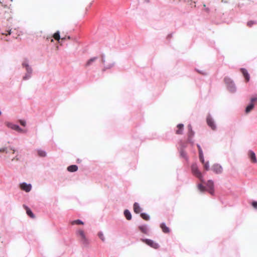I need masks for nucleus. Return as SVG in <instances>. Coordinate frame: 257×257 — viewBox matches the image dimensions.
<instances>
[{
	"mask_svg": "<svg viewBox=\"0 0 257 257\" xmlns=\"http://www.w3.org/2000/svg\"><path fill=\"white\" fill-rule=\"evenodd\" d=\"M76 235L79 238L80 241L84 245H87L89 243V241L85 235V233L83 230L78 229L76 231Z\"/></svg>",
	"mask_w": 257,
	"mask_h": 257,
	"instance_id": "nucleus-1",
	"label": "nucleus"
},
{
	"mask_svg": "<svg viewBox=\"0 0 257 257\" xmlns=\"http://www.w3.org/2000/svg\"><path fill=\"white\" fill-rule=\"evenodd\" d=\"M192 172L194 175L199 178L201 182H203V176L201 173L199 171L196 165L194 164L191 166Z\"/></svg>",
	"mask_w": 257,
	"mask_h": 257,
	"instance_id": "nucleus-2",
	"label": "nucleus"
},
{
	"mask_svg": "<svg viewBox=\"0 0 257 257\" xmlns=\"http://www.w3.org/2000/svg\"><path fill=\"white\" fill-rule=\"evenodd\" d=\"M141 240L146 243L147 245L150 246L151 247L157 249L159 247V245L158 243L154 242L153 240L149 239H142Z\"/></svg>",
	"mask_w": 257,
	"mask_h": 257,
	"instance_id": "nucleus-3",
	"label": "nucleus"
},
{
	"mask_svg": "<svg viewBox=\"0 0 257 257\" xmlns=\"http://www.w3.org/2000/svg\"><path fill=\"white\" fill-rule=\"evenodd\" d=\"M247 156L252 163L255 164L257 163L256 155L252 151L249 150L247 153Z\"/></svg>",
	"mask_w": 257,
	"mask_h": 257,
	"instance_id": "nucleus-4",
	"label": "nucleus"
},
{
	"mask_svg": "<svg viewBox=\"0 0 257 257\" xmlns=\"http://www.w3.org/2000/svg\"><path fill=\"white\" fill-rule=\"evenodd\" d=\"M211 170L216 174H220L222 172V168L219 164H214L211 168Z\"/></svg>",
	"mask_w": 257,
	"mask_h": 257,
	"instance_id": "nucleus-5",
	"label": "nucleus"
},
{
	"mask_svg": "<svg viewBox=\"0 0 257 257\" xmlns=\"http://www.w3.org/2000/svg\"><path fill=\"white\" fill-rule=\"evenodd\" d=\"M20 187L22 190H23L27 192H30L32 188V186H31V184H28L26 183H23L21 184L20 185Z\"/></svg>",
	"mask_w": 257,
	"mask_h": 257,
	"instance_id": "nucleus-6",
	"label": "nucleus"
},
{
	"mask_svg": "<svg viewBox=\"0 0 257 257\" xmlns=\"http://www.w3.org/2000/svg\"><path fill=\"white\" fill-rule=\"evenodd\" d=\"M207 124L213 130H214L216 128V126L214 123V121L210 116H208L207 117Z\"/></svg>",
	"mask_w": 257,
	"mask_h": 257,
	"instance_id": "nucleus-7",
	"label": "nucleus"
},
{
	"mask_svg": "<svg viewBox=\"0 0 257 257\" xmlns=\"http://www.w3.org/2000/svg\"><path fill=\"white\" fill-rule=\"evenodd\" d=\"M213 182L211 180H209L208 182H207V187L209 189V192L211 194H213V193H214V190H213Z\"/></svg>",
	"mask_w": 257,
	"mask_h": 257,
	"instance_id": "nucleus-8",
	"label": "nucleus"
},
{
	"mask_svg": "<svg viewBox=\"0 0 257 257\" xmlns=\"http://www.w3.org/2000/svg\"><path fill=\"white\" fill-rule=\"evenodd\" d=\"M184 130V125L183 124H179L177 125V130L176 134L177 135H182Z\"/></svg>",
	"mask_w": 257,
	"mask_h": 257,
	"instance_id": "nucleus-9",
	"label": "nucleus"
},
{
	"mask_svg": "<svg viewBox=\"0 0 257 257\" xmlns=\"http://www.w3.org/2000/svg\"><path fill=\"white\" fill-rule=\"evenodd\" d=\"M240 71L242 73V75L244 77L246 81L248 82L249 80V75L247 71V70L244 68H241Z\"/></svg>",
	"mask_w": 257,
	"mask_h": 257,
	"instance_id": "nucleus-10",
	"label": "nucleus"
},
{
	"mask_svg": "<svg viewBox=\"0 0 257 257\" xmlns=\"http://www.w3.org/2000/svg\"><path fill=\"white\" fill-rule=\"evenodd\" d=\"M24 207L25 208L27 214L31 218H34L35 217L34 214L33 213L31 209L27 206L24 205Z\"/></svg>",
	"mask_w": 257,
	"mask_h": 257,
	"instance_id": "nucleus-11",
	"label": "nucleus"
},
{
	"mask_svg": "<svg viewBox=\"0 0 257 257\" xmlns=\"http://www.w3.org/2000/svg\"><path fill=\"white\" fill-rule=\"evenodd\" d=\"M160 227L161 228L162 231L164 233H169L170 232V229L168 227H167L166 224L164 223H162L160 225Z\"/></svg>",
	"mask_w": 257,
	"mask_h": 257,
	"instance_id": "nucleus-12",
	"label": "nucleus"
},
{
	"mask_svg": "<svg viewBox=\"0 0 257 257\" xmlns=\"http://www.w3.org/2000/svg\"><path fill=\"white\" fill-rule=\"evenodd\" d=\"M134 212L136 213H139L141 211V208L140 207L139 204L138 203H135L134 204Z\"/></svg>",
	"mask_w": 257,
	"mask_h": 257,
	"instance_id": "nucleus-13",
	"label": "nucleus"
},
{
	"mask_svg": "<svg viewBox=\"0 0 257 257\" xmlns=\"http://www.w3.org/2000/svg\"><path fill=\"white\" fill-rule=\"evenodd\" d=\"M22 65L26 67V70L28 73L30 74L32 72V69L28 65V61L27 60L23 62Z\"/></svg>",
	"mask_w": 257,
	"mask_h": 257,
	"instance_id": "nucleus-14",
	"label": "nucleus"
},
{
	"mask_svg": "<svg viewBox=\"0 0 257 257\" xmlns=\"http://www.w3.org/2000/svg\"><path fill=\"white\" fill-rule=\"evenodd\" d=\"M77 170L78 167L75 165L69 166L67 168V170L71 172H76Z\"/></svg>",
	"mask_w": 257,
	"mask_h": 257,
	"instance_id": "nucleus-15",
	"label": "nucleus"
},
{
	"mask_svg": "<svg viewBox=\"0 0 257 257\" xmlns=\"http://www.w3.org/2000/svg\"><path fill=\"white\" fill-rule=\"evenodd\" d=\"M38 155L40 157H45L46 156V153L42 150L39 149L37 150Z\"/></svg>",
	"mask_w": 257,
	"mask_h": 257,
	"instance_id": "nucleus-16",
	"label": "nucleus"
},
{
	"mask_svg": "<svg viewBox=\"0 0 257 257\" xmlns=\"http://www.w3.org/2000/svg\"><path fill=\"white\" fill-rule=\"evenodd\" d=\"M10 127L12 129H13V130H15L16 131H18L19 132H23L22 129H21L18 125L12 124H11Z\"/></svg>",
	"mask_w": 257,
	"mask_h": 257,
	"instance_id": "nucleus-17",
	"label": "nucleus"
},
{
	"mask_svg": "<svg viewBox=\"0 0 257 257\" xmlns=\"http://www.w3.org/2000/svg\"><path fill=\"white\" fill-rule=\"evenodd\" d=\"M97 59V57H93V58H92L91 59H90L89 60H88L87 61V62H86V63L85 64V67H88V66H89L90 65H91L92 64V63L94 62L96 59Z\"/></svg>",
	"mask_w": 257,
	"mask_h": 257,
	"instance_id": "nucleus-18",
	"label": "nucleus"
},
{
	"mask_svg": "<svg viewBox=\"0 0 257 257\" xmlns=\"http://www.w3.org/2000/svg\"><path fill=\"white\" fill-rule=\"evenodd\" d=\"M70 224L72 225H75V224H77V225H83L84 224V222H82L81 220H79V219H77V220H73V221H72L70 222Z\"/></svg>",
	"mask_w": 257,
	"mask_h": 257,
	"instance_id": "nucleus-19",
	"label": "nucleus"
},
{
	"mask_svg": "<svg viewBox=\"0 0 257 257\" xmlns=\"http://www.w3.org/2000/svg\"><path fill=\"white\" fill-rule=\"evenodd\" d=\"M124 215L127 220H130L132 219L131 213L128 210H124Z\"/></svg>",
	"mask_w": 257,
	"mask_h": 257,
	"instance_id": "nucleus-20",
	"label": "nucleus"
},
{
	"mask_svg": "<svg viewBox=\"0 0 257 257\" xmlns=\"http://www.w3.org/2000/svg\"><path fill=\"white\" fill-rule=\"evenodd\" d=\"M139 228L142 232L145 233V234L147 233L148 230H147V228L146 226L141 225L139 227Z\"/></svg>",
	"mask_w": 257,
	"mask_h": 257,
	"instance_id": "nucleus-21",
	"label": "nucleus"
},
{
	"mask_svg": "<svg viewBox=\"0 0 257 257\" xmlns=\"http://www.w3.org/2000/svg\"><path fill=\"white\" fill-rule=\"evenodd\" d=\"M254 107V103H251L249 105H248L245 109L246 113H248L250 112Z\"/></svg>",
	"mask_w": 257,
	"mask_h": 257,
	"instance_id": "nucleus-22",
	"label": "nucleus"
},
{
	"mask_svg": "<svg viewBox=\"0 0 257 257\" xmlns=\"http://www.w3.org/2000/svg\"><path fill=\"white\" fill-rule=\"evenodd\" d=\"M53 37L56 40L59 41L60 39L59 32L57 31V32L54 33V35H53Z\"/></svg>",
	"mask_w": 257,
	"mask_h": 257,
	"instance_id": "nucleus-23",
	"label": "nucleus"
},
{
	"mask_svg": "<svg viewBox=\"0 0 257 257\" xmlns=\"http://www.w3.org/2000/svg\"><path fill=\"white\" fill-rule=\"evenodd\" d=\"M141 217L145 220H148L150 218L149 215L145 213L141 214Z\"/></svg>",
	"mask_w": 257,
	"mask_h": 257,
	"instance_id": "nucleus-24",
	"label": "nucleus"
},
{
	"mask_svg": "<svg viewBox=\"0 0 257 257\" xmlns=\"http://www.w3.org/2000/svg\"><path fill=\"white\" fill-rule=\"evenodd\" d=\"M203 166L204 168L206 171H208L209 169V164L208 162H206L204 163Z\"/></svg>",
	"mask_w": 257,
	"mask_h": 257,
	"instance_id": "nucleus-25",
	"label": "nucleus"
},
{
	"mask_svg": "<svg viewBox=\"0 0 257 257\" xmlns=\"http://www.w3.org/2000/svg\"><path fill=\"white\" fill-rule=\"evenodd\" d=\"M199 156L200 161L202 162V164H204L205 161H204L203 153H200V154H199Z\"/></svg>",
	"mask_w": 257,
	"mask_h": 257,
	"instance_id": "nucleus-26",
	"label": "nucleus"
},
{
	"mask_svg": "<svg viewBox=\"0 0 257 257\" xmlns=\"http://www.w3.org/2000/svg\"><path fill=\"white\" fill-rule=\"evenodd\" d=\"M98 235L99 236V237L102 240V241H104L105 240V237L104 236V235L103 234L100 232L98 233Z\"/></svg>",
	"mask_w": 257,
	"mask_h": 257,
	"instance_id": "nucleus-27",
	"label": "nucleus"
},
{
	"mask_svg": "<svg viewBox=\"0 0 257 257\" xmlns=\"http://www.w3.org/2000/svg\"><path fill=\"white\" fill-rule=\"evenodd\" d=\"M254 24H255V22L254 21H250L247 22V26L249 27H251Z\"/></svg>",
	"mask_w": 257,
	"mask_h": 257,
	"instance_id": "nucleus-28",
	"label": "nucleus"
},
{
	"mask_svg": "<svg viewBox=\"0 0 257 257\" xmlns=\"http://www.w3.org/2000/svg\"><path fill=\"white\" fill-rule=\"evenodd\" d=\"M5 15H6L4 16L5 18H7L8 19H10L11 18V16L10 15L9 10H8V12H5Z\"/></svg>",
	"mask_w": 257,
	"mask_h": 257,
	"instance_id": "nucleus-29",
	"label": "nucleus"
},
{
	"mask_svg": "<svg viewBox=\"0 0 257 257\" xmlns=\"http://www.w3.org/2000/svg\"><path fill=\"white\" fill-rule=\"evenodd\" d=\"M203 7L204 8V11L207 12V13H209L210 10H209V9L208 8H207L206 6V5L205 4H204L203 5Z\"/></svg>",
	"mask_w": 257,
	"mask_h": 257,
	"instance_id": "nucleus-30",
	"label": "nucleus"
},
{
	"mask_svg": "<svg viewBox=\"0 0 257 257\" xmlns=\"http://www.w3.org/2000/svg\"><path fill=\"white\" fill-rule=\"evenodd\" d=\"M20 124L22 125H23L24 126H25L26 125V121L25 120H20Z\"/></svg>",
	"mask_w": 257,
	"mask_h": 257,
	"instance_id": "nucleus-31",
	"label": "nucleus"
},
{
	"mask_svg": "<svg viewBox=\"0 0 257 257\" xmlns=\"http://www.w3.org/2000/svg\"><path fill=\"white\" fill-rule=\"evenodd\" d=\"M252 206L255 209H257V202L253 201L252 203Z\"/></svg>",
	"mask_w": 257,
	"mask_h": 257,
	"instance_id": "nucleus-32",
	"label": "nucleus"
},
{
	"mask_svg": "<svg viewBox=\"0 0 257 257\" xmlns=\"http://www.w3.org/2000/svg\"><path fill=\"white\" fill-rule=\"evenodd\" d=\"M256 101H257V97H254L251 98V103H253Z\"/></svg>",
	"mask_w": 257,
	"mask_h": 257,
	"instance_id": "nucleus-33",
	"label": "nucleus"
},
{
	"mask_svg": "<svg viewBox=\"0 0 257 257\" xmlns=\"http://www.w3.org/2000/svg\"><path fill=\"white\" fill-rule=\"evenodd\" d=\"M193 135H194V133L192 130V132H189V134H188L189 138L190 139L191 137H192Z\"/></svg>",
	"mask_w": 257,
	"mask_h": 257,
	"instance_id": "nucleus-34",
	"label": "nucleus"
},
{
	"mask_svg": "<svg viewBox=\"0 0 257 257\" xmlns=\"http://www.w3.org/2000/svg\"><path fill=\"white\" fill-rule=\"evenodd\" d=\"M197 148L198 149L199 154H200V153H203V151H202V150L200 145H197Z\"/></svg>",
	"mask_w": 257,
	"mask_h": 257,
	"instance_id": "nucleus-35",
	"label": "nucleus"
},
{
	"mask_svg": "<svg viewBox=\"0 0 257 257\" xmlns=\"http://www.w3.org/2000/svg\"><path fill=\"white\" fill-rule=\"evenodd\" d=\"M198 187H199V189H200L201 191H203V190H204V186H203L202 185H201V184H199V185H198Z\"/></svg>",
	"mask_w": 257,
	"mask_h": 257,
	"instance_id": "nucleus-36",
	"label": "nucleus"
},
{
	"mask_svg": "<svg viewBox=\"0 0 257 257\" xmlns=\"http://www.w3.org/2000/svg\"><path fill=\"white\" fill-rule=\"evenodd\" d=\"M8 34H5V33H3L2 34L3 35H6V36L10 35H11V30L8 31Z\"/></svg>",
	"mask_w": 257,
	"mask_h": 257,
	"instance_id": "nucleus-37",
	"label": "nucleus"
},
{
	"mask_svg": "<svg viewBox=\"0 0 257 257\" xmlns=\"http://www.w3.org/2000/svg\"><path fill=\"white\" fill-rule=\"evenodd\" d=\"M188 128L189 132H192V126L190 124L188 125Z\"/></svg>",
	"mask_w": 257,
	"mask_h": 257,
	"instance_id": "nucleus-38",
	"label": "nucleus"
},
{
	"mask_svg": "<svg viewBox=\"0 0 257 257\" xmlns=\"http://www.w3.org/2000/svg\"><path fill=\"white\" fill-rule=\"evenodd\" d=\"M19 160V158L18 157V156H16L15 158L12 159V161L16 160L18 161Z\"/></svg>",
	"mask_w": 257,
	"mask_h": 257,
	"instance_id": "nucleus-39",
	"label": "nucleus"
},
{
	"mask_svg": "<svg viewBox=\"0 0 257 257\" xmlns=\"http://www.w3.org/2000/svg\"><path fill=\"white\" fill-rule=\"evenodd\" d=\"M29 77H30V75H26L25 77H24L23 79L26 80V79H28Z\"/></svg>",
	"mask_w": 257,
	"mask_h": 257,
	"instance_id": "nucleus-40",
	"label": "nucleus"
},
{
	"mask_svg": "<svg viewBox=\"0 0 257 257\" xmlns=\"http://www.w3.org/2000/svg\"><path fill=\"white\" fill-rule=\"evenodd\" d=\"M6 151V149L5 148L0 149V152H4Z\"/></svg>",
	"mask_w": 257,
	"mask_h": 257,
	"instance_id": "nucleus-41",
	"label": "nucleus"
},
{
	"mask_svg": "<svg viewBox=\"0 0 257 257\" xmlns=\"http://www.w3.org/2000/svg\"><path fill=\"white\" fill-rule=\"evenodd\" d=\"M101 62H102V63H104V59H103V58H102V59H101Z\"/></svg>",
	"mask_w": 257,
	"mask_h": 257,
	"instance_id": "nucleus-42",
	"label": "nucleus"
},
{
	"mask_svg": "<svg viewBox=\"0 0 257 257\" xmlns=\"http://www.w3.org/2000/svg\"><path fill=\"white\" fill-rule=\"evenodd\" d=\"M12 153L14 154L15 152V150H12Z\"/></svg>",
	"mask_w": 257,
	"mask_h": 257,
	"instance_id": "nucleus-43",
	"label": "nucleus"
},
{
	"mask_svg": "<svg viewBox=\"0 0 257 257\" xmlns=\"http://www.w3.org/2000/svg\"><path fill=\"white\" fill-rule=\"evenodd\" d=\"M51 41L53 42V39H51Z\"/></svg>",
	"mask_w": 257,
	"mask_h": 257,
	"instance_id": "nucleus-44",
	"label": "nucleus"
}]
</instances>
